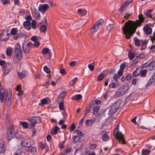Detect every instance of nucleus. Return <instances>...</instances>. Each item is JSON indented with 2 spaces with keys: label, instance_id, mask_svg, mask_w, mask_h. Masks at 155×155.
<instances>
[{
  "label": "nucleus",
  "instance_id": "1",
  "mask_svg": "<svg viewBox=\"0 0 155 155\" xmlns=\"http://www.w3.org/2000/svg\"><path fill=\"white\" fill-rule=\"evenodd\" d=\"M138 18V19L135 21L129 20L125 23L123 30L126 39H129L135 32L137 28L141 26L144 22L145 18L142 14H139Z\"/></svg>",
  "mask_w": 155,
  "mask_h": 155
},
{
  "label": "nucleus",
  "instance_id": "2",
  "mask_svg": "<svg viewBox=\"0 0 155 155\" xmlns=\"http://www.w3.org/2000/svg\"><path fill=\"white\" fill-rule=\"evenodd\" d=\"M5 122L8 127L7 131L6 137L8 141H10L14 138L15 131L14 129L12 123L9 119H7Z\"/></svg>",
  "mask_w": 155,
  "mask_h": 155
},
{
  "label": "nucleus",
  "instance_id": "3",
  "mask_svg": "<svg viewBox=\"0 0 155 155\" xmlns=\"http://www.w3.org/2000/svg\"><path fill=\"white\" fill-rule=\"evenodd\" d=\"M113 134L114 137L118 140L119 143L123 144L126 143L124 138V135L119 131V128L116 127L113 131Z\"/></svg>",
  "mask_w": 155,
  "mask_h": 155
},
{
  "label": "nucleus",
  "instance_id": "4",
  "mask_svg": "<svg viewBox=\"0 0 155 155\" xmlns=\"http://www.w3.org/2000/svg\"><path fill=\"white\" fill-rule=\"evenodd\" d=\"M128 89V86L124 85L121 86L116 92L114 96V97L116 98L124 95L127 92Z\"/></svg>",
  "mask_w": 155,
  "mask_h": 155
},
{
  "label": "nucleus",
  "instance_id": "5",
  "mask_svg": "<svg viewBox=\"0 0 155 155\" xmlns=\"http://www.w3.org/2000/svg\"><path fill=\"white\" fill-rule=\"evenodd\" d=\"M121 103V100H118L112 105L109 111V114L112 115L115 113L120 105Z\"/></svg>",
  "mask_w": 155,
  "mask_h": 155
},
{
  "label": "nucleus",
  "instance_id": "6",
  "mask_svg": "<svg viewBox=\"0 0 155 155\" xmlns=\"http://www.w3.org/2000/svg\"><path fill=\"white\" fill-rule=\"evenodd\" d=\"M27 120L30 123L29 124L30 128L35 127L36 124L41 122V118L39 117H29L28 118Z\"/></svg>",
  "mask_w": 155,
  "mask_h": 155
},
{
  "label": "nucleus",
  "instance_id": "7",
  "mask_svg": "<svg viewBox=\"0 0 155 155\" xmlns=\"http://www.w3.org/2000/svg\"><path fill=\"white\" fill-rule=\"evenodd\" d=\"M104 21L103 19H100L96 23L94 24L91 28V32L94 33L96 32L97 30L99 29L100 27L101 26Z\"/></svg>",
  "mask_w": 155,
  "mask_h": 155
},
{
  "label": "nucleus",
  "instance_id": "8",
  "mask_svg": "<svg viewBox=\"0 0 155 155\" xmlns=\"http://www.w3.org/2000/svg\"><path fill=\"white\" fill-rule=\"evenodd\" d=\"M34 143V141L31 139H25L21 142V145L23 147H30Z\"/></svg>",
  "mask_w": 155,
  "mask_h": 155
},
{
  "label": "nucleus",
  "instance_id": "9",
  "mask_svg": "<svg viewBox=\"0 0 155 155\" xmlns=\"http://www.w3.org/2000/svg\"><path fill=\"white\" fill-rule=\"evenodd\" d=\"M151 26H153V25L149 23L146 24L144 27L143 29L146 35H150L151 33L152 29L151 28Z\"/></svg>",
  "mask_w": 155,
  "mask_h": 155
},
{
  "label": "nucleus",
  "instance_id": "10",
  "mask_svg": "<svg viewBox=\"0 0 155 155\" xmlns=\"http://www.w3.org/2000/svg\"><path fill=\"white\" fill-rule=\"evenodd\" d=\"M15 55L13 58V62L15 63H18L21 60L22 56V52H15Z\"/></svg>",
  "mask_w": 155,
  "mask_h": 155
},
{
  "label": "nucleus",
  "instance_id": "11",
  "mask_svg": "<svg viewBox=\"0 0 155 155\" xmlns=\"http://www.w3.org/2000/svg\"><path fill=\"white\" fill-rule=\"evenodd\" d=\"M17 74L20 79H22L26 77L28 74V72L25 70H23L21 72H18Z\"/></svg>",
  "mask_w": 155,
  "mask_h": 155
},
{
  "label": "nucleus",
  "instance_id": "12",
  "mask_svg": "<svg viewBox=\"0 0 155 155\" xmlns=\"http://www.w3.org/2000/svg\"><path fill=\"white\" fill-rule=\"evenodd\" d=\"M133 2L132 0L130 1L127 0L124 3L123 5L121 6L119 8V11L120 12H122L126 8L129 6V4Z\"/></svg>",
  "mask_w": 155,
  "mask_h": 155
},
{
  "label": "nucleus",
  "instance_id": "13",
  "mask_svg": "<svg viewBox=\"0 0 155 155\" xmlns=\"http://www.w3.org/2000/svg\"><path fill=\"white\" fill-rule=\"evenodd\" d=\"M31 44V42L28 43L26 45H24L22 46V48L24 52L27 54L28 53L30 49V45Z\"/></svg>",
  "mask_w": 155,
  "mask_h": 155
},
{
  "label": "nucleus",
  "instance_id": "14",
  "mask_svg": "<svg viewBox=\"0 0 155 155\" xmlns=\"http://www.w3.org/2000/svg\"><path fill=\"white\" fill-rule=\"evenodd\" d=\"M49 5L47 4L40 5L38 7V10L40 12H46L49 7Z\"/></svg>",
  "mask_w": 155,
  "mask_h": 155
},
{
  "label": "nucleus",
  "instance_id": "15",
  "mask_svg": "<svg viewBox=\"0 0 155 155\" xmlns=\"http://www.w3.org/2000/svg\"><path fill=\"white\" fill-rule=\"evenodd\" d=\"M5 90L2 88L0 89V100L2 103L3 102L5 98Z\"/></svg>",
  "mask_w": 155,
  "mask_h": 155
},
{
  "label": "nucleus",
  "instance_id": "16",
  "mask_svg": "<svg viewBox=\"0 0 155 155\" xmlns=\"http://www.w3.org/2000/svg\"><path fill=\"white\" fill-rule=\"evenodd\" d=\"M31 23L28 21H26L23 22V25L25 28L28 30H30L31 28Z\"/></svg>",
  "mask_w": 155,
  "mask_h": 155
},
{
  "label": "nucleus",
  "instance_id": "17",
  "mask_svg": "<svg viewBox=\"0 0 155 155\" xmlns=\"http://www.w3.org/2000/svg\"><path fill=\"white\" fill-rule=\"evenodd\" d=\"M22 52L21 46L19 43H17L15 45V52Z\"/></svg>",
  "mask_w": 155,
  "mask_h": 155
},
{
  "label": "nucleus",
  "instance_id": "18",
  "mask_svg": "<svg viewBox=\"0 0 155 155\" xmlns=\"http://www.w3.org/2000/svg\"><path fill=\"white\" fill-rule=\"evenodd\" d=\"M134 41L135 42V44L136 46L139 47L140 45V44L142 43V40H139L137 37H135L134 38Z\"/></svg>",
  "mask_w": 155,
  "mask_h": 155
},
{
  "label": "nucleus",
  "instance_id": "19",
  "mask_svg": "<svg viewBox=\"0 0 155 155\" xmlns=\"http://www.w3.org/2000/svg\"><path fill=\"white\" fill-rule=\"evenodd\" d=\"M155 80V76L153 75L150 78L147 83L146 85V87H148Z\"/></svg>",
  "mask_w": 155,
  "mask_h": 155
},
{
  "label": "nucleus",
  "instance_id": "20",
  "mask_svg": "<svg viewBox=\"0 0 155 155\" xmlns=\"http://www.w3.org/2000/svg\"><path fill=\"white\" fill-rule=\"evenodd\" d=\"M12 96V90L10 89L7 90L6 93L5 98L11 99Z\"/></svg>",
  "mask_w": 155,
  "mask_h": 155
},
{
  "label": "nucleus",
  "instance_id": "21",
  "mask_svg": "<svg viewBox=\"0 0 155 155\" xmlns=\"http://www.w3.org/2000/svg\"><path fill=\"white\" fill-rule=\"evenodd\" d=\"M95 120L94 119L93 120L87 119L85 121L86 124L88 126H91L94 123Z\"/></svg>",
  "mask_w": 155,
  "mask_h": 155
},
{
  "label": "nucleus",
  "instance_id": "22",
  "mask_svg": "<svg viewBox=\"0 0 155 155\" xmlns=\"http://www.w3.org/2000/svg\"><path fill=\"white\" fill-rule=\"evenodd\" d=\"M14 136L15 138L18 139H22L23 137L22 133L20 132H18L16 133L15 132Z\"/></svg>",
  "mask_w": 155,
  "mask_h": 155
},
{
  "label": "nucleus",
  "instance_id": "23",
  "mask_svg": "<svg viewBox=\"0 0 155 155\" xmlns=\"http://www.w3.org/2000/svg\"><path fill=\"white\" fill-rule=\"evenodd\" d=\"M5 33H2V34L1 35V40L2 41H6L9 38V33H7L6 35L7 36V37H6L4 38H3V36H5Z\"/></svg>",
  "mask_w": 155,
  "mask_h": 155
},
{
  "label": "nucleus",
  "instance_id": "24",
  "mask_svg": "<svg viewBox=\"0 0 155 155\" xmlns=\"http://www.w3.org/2000/svg\"><path fill=\"white\" fill-rule=\"evenodd\" d=\"M91 104H90L86 108L84 111V116H86L89 113V112L91 110Z\"/></svg>",
  "mask_w": 155,
  "mask_h": 155
},
{
  "label": "nucleus",
  "instance_id": "25",
  "mask_svg": "<svg viewBox=\"0 0 155 155\" xmlns=\"http://www.w3.org/2000/svg\"><path fill=\"white\" fill-rule=\"evenodd\" d=\"M87 12V11L85 9H82L80 8L78 10V13H79L80 15H85Z\"/></svg>",
  "mask_w": 155,
  "mask_h": 155
},
{
  "label": "nucleus",
  "instance_id": "26",
  "mask_svg": "<svg viewBox=\"0 0 155 155\" xmlns=\"http://www.w3.org/2000/svg\"><path fill=\"white\" fill-rule=\"evenodd\" d=\"M82 98V96L81 94H78L73 96L71 99L72 100L78 101L81 100Z\"/></svg>",
  "mask_w": 155,
  "mask_h": 155
},
{
  "label": "nucleus",
  "instance_id": "27",
  "mask_svg": "<svg viewBox=\"0 0 155 155\" xmlns=\"http://www.w3.org/2000/svg\"><path fill=\"white\" fill-rule=\"evenodd\" d=\"M12 48L10 47H8L6 48V53L8 57L10 56L12 54Z\"/></svg>",
  "mask_w": 155,
  "mask_h": 155
},
{
  "label": "nucleus",
  "instance_id": "28",
  "mask_svg": "<svg viewBox=\"0 0 155 155\" xmlns=\"http://www.w3.org/2000/svg\"><path fill=\"white\" fill-rule=\"evenodd\" d=\"M102 138V140L104 141H106L109 140V137L108 135L106 132L103 134Z\"/></svg>",
  "mask_w": 155,
  "mask_h": 155
},
{
  "label": "nucleus",
  "instance_id": "29",
  "mask_svg": "<svg viewBox=\"0 0 155 155\" xmlns=\"http://www.w3.org/2000/svg\"><path fill=\"white\" fill-rule=\"evenodd\" d=\"M148 70L146 69L142 70L141 69L140 71V76L142 77H145L147 73Z\"/></svg>",
  "mask_w": 155,
  "mask_h": 155
},
{
  "label": "nucleus",
  "instance_id": "30",
  "mask_svg": "<svg viewBox=\"0 0 155 155\" xmlns=\"http://www.w3.org/2000/svg\"><path fill=\"white\" fill-rule=\"evenodd\" d=\"M45 25H42L40 27V31L42 32H45L46 31L47 29L46 25H47V20L45 21Z\"/></svg>",
  "mask_w": 155,
  "mask_h": 155
},
{
  "label": "nucleus",
  "instance_id": "31",
  "mask_svg": "<svg viewBox=\"0 0 155 155\" xmlns=\"http://www.w3.org/2000/svg\"><path fill=\"white\" fill-rule=\"evenodd\" d=\"M100 107L99 105H97L95 106L93 109V114H97L98 113V111L100 109Z\"/></svg>",
  "mask_w": 155,
  "mask_h": 155
},
{
  "label": "nucleus",
  "instance_id": "32",
  "mask_svg": "<svg viewBox=\"0 0 155 155\" xmlns=\"http://www.w3.org/2000/svg\"><path fill=\"white\" fill-rule=\"evenodd\" d=\"M147 42L146 40H145L144 41H142V43H141L142 45L141 48V50L142 51L144 50L147 47Z\"/></svg>",
  "mask_w": 155,
  "mask_h": 155
},
{
  "label": "nucleus",
  "instance_id": "33",
  "mask_svg": "<svg viewBox=\"0 0 155 155\" xmlns=\"http://www.w3.org/2000/svg\"><path fill=\"white\" fill-rule=\"evenodd\" d=\"M41 53L43 54H47L48 53L50 54L51 52L50 51V50L48 48H43L41 51Z\"/></svg>",
  "mask_w": 155,
  "mask_h": 155
},
{
  "label": "nucleus",
  "instance_id": "34",
  "mask_svg": "<svg viewBox=\"0 0 155 155\" xmlns=\"http://www.w3.org/2000/svg\"><path fill=\"white\" fill-rule=\"evenodd\" d=\"M5 151V146L4 143H3L2 146L0 147V153H3Z\"/></svg>",
  "mask_w": 155,
  "mask_h": 155
},
{
  "label": "nucleus",
  "instance_id": "35",
  "mask_svg": "<svg viewBox=\"0 0 155 155\" xmlns=\"http://www.w3.org/2000/svg\"><path fill=\"white\" fill-rule=\"evenodd\" d=\"M73 140L74 142L77 143L80 140V138L79 136L76 135L73 137Z\"/></svg>",
  "mask_w": 155,
  "mask_h": 155
},
{
  "label": "nucleus",
  "instance_id": "36",
  "mask_svg": "<svg viewBox=\"0 0 155 155\" xmlns=\"http://www.w3.org/2000/svg\"><path fill=\"white\" fill-rule=\"evenodd\" d=\"M128 57L130 60L133 59L135 57L134 53L132 52L129 51L128 54Z\"/></svg>",
  "mask_w": 155,
  "mask_h": 155
},
{
  "label": "nucleus",
  "instance_id": "37",
  "mask_svg": "<svg viewBox=\"0 0 155 155\" xmlns=\"http://www.w3.org/2000/svg\"><path fill=\"white\" fill-rule=\"evenodd\" d=\"M139 68H137L136 70L133 72V76L134 77H136L138 76L140 73V71L138 72Z\"/></svg>",
  "mask_w": 155,
  "mask_h": 155
},
{
  "label": "nucleus",
  "instance_id": "38",
  "mask_svg": "<svg viewBox=\"0 0 155 155\" xmlns=\"http://www.w3.org/2000/svg\"><path fill=\"white\" fill-rule=\"evenodd\" d=\"M150 152V151L149 150H143L142 152V153L143 155H149V154Z\"/></svg>",
  "mask_w": 155,
  "mask_h": 155
},
{
  "label": "nucleus",
  "instance_id": "39",
  "mask_svg": "<svg viewBox=\"0 0 155 155\" xmlns=\"http://www.w3.org/2000/svg\"><path fill=\"white\" fill-rule=\"evenodd\" d=\"M67 92L66 91L62 92L58 96V98L59 99L64 98Z\"/></svg>",
  "mask_w": 155,
  "mask_h": 155
},
{
  "label": "nucleus",
  "instance_id": "40",
  "mask_svg": "<svg viewBox=\"0 0 155 155\" xmlns=\"http://www.w3.org/2000/svg\"><path fill=\"white\" fill-rule=\"evenodd\" d=\"M21 124L22 127L25 129L28 128V123L25 122H21Z\"/></svg>",
  "mask_w": 155,
  "mask_h": 155
},
{
  "label": "nucleus",
  "instance_id": "41",
  "mask_svg": "<svg viewBox=\"0 0 155 155\" xmlns=\"http://www.w3.org/2000/svg\"><path fill=\"white\" fill-rule=\"evenodd\" d=\"M64 103L62 101L59 103V108L60 110H62L64 109Z\"/></svg>",
  "mask_w": 155,
  "mask_h": 155
},
{
  "label": "nucleus",
  "instance_id": "42",
  "mask_svg": "<svg viewBox=\"0 0 155 155\" xmlns=\"http://www.w3.org/2000/svg\"><path fill=\"white\" fill-rule=\"evenodd\" d=\"M11 99H8V98H5V104L7 106H9L11 104Z\"/></svg>",
  "mask_w": 155,
  "mask_h": 155
},
{
  "label": "nucleus",
  "instance_id": "43",
  "mask_svg": "<svg viewBox=\"0 0 155 155\" xmlns=\"http://www.w3.org/2000/svg\"><path fill=\"white\" fill-rule=\"evenodd\" d=\"M58 127L57 126H56L54 128V133L52 131V130L51 131V133L52 134L54 135L56 134H57L58 131Z\"/></svg>",
  "mask_w": 155,
  "mask_h": 155
},
{
  "label": "nucleus",
  "instance_id": "44",
  "mask_svg": "<svg viewBox=\"0 0 155 155\" xmlns=\"http://www.w3.org/2000/svg\"><path fill=\"white\" fill-rule=\"evenodd\" d=\"M92 64H93V65H92V64H89L88 65V68H89L90 70L91 71H93L94 69V66L95 65L94 62H93L92 63Z\"/></svg>",
  "mask_w": 155,
  "mask_h": 155
},
{
  "label": "nucleus",
  "instance_id": "45",
  "mask_svg": "<svg viewBox=\"0 0 155 155\" xmlns=\"http://www.w3.org/2000/svg\"><path fill=\"white\" fill-rule=\"evenodd\" d=\"M150 65L151 67V68H149V71H150L153 70L155 67V61H153L150 63Z\"/></svg>",
  "mask_w": 155,
  "mask_h": 155
},
{
  "label": "nucleus",
  "instance_id": "46",
  "mask_svg": "<svg viewBox=\"0 0 155 155\" xmlns=\"http://www.w3.org/2000/svg\"><path fill=\"white\" fill-rule=\"evenodd\" d=\"M44 71L48 74L51 73V71L50 69L48 68L46 66H45L43 68Z\"/></svg>",
  "mask_w": 155,
  "mask_h": 155
},
{
  "label": "nucleus",
  "instance_id": "47",
  "mask_svg": "<svg viewBox=\"0 0 155 155\" xmlns=\"http://www.w3.org/2000/svg\"><path fill=\"white\" fill-rule=\"evenodd\" d=\"M21 34L16 33L14 35L13 38L15 40H17L18 38L21 37Z\"/></svg>",
  "mask_w": 155,
  "mask_h": 155
},
{
  "label": "nucleus",
  "instance_id": "48",
  "mask_svg": "<svg viewBox=\"0 0 155 155\" xmlns=\"http://www.w3.org/2000/svg\"><path fill=\"white\" fill-rule=\"evenodd\" d=\"M105 74H104L101 73L97 77V80L99 81H101L104 78Z\"/></svg>",
  "mask_w": 155,
  "mask_h": 155
},
{
  "label": "nucleus",
  "instance_id": "49",
  "mask_svg": "<svg viewBox=\"0 0 155 155\" xmlns=\"http://www.w3.org/2000/svg\"><path fill=\"white\" fill-rule=\"evenodd\" d=\"M28 150L31 153H34L36 151L37 149L35 147H32L28 148Z\"/></svg>",
  "mask_w": 155,
  "mask_h": 155
},
{
  "label": "nucleus",
  "instance_id": "50",
  "mask_svg": "<svg viewBox=\"0 0 155 155\" xmlns=\"http://www.w3.org/2000/svg\"><path fill=\"white\" fill-rule=\"evenodd\" d=\"M126 66V63L125 62L123 63L120 65V70L124 71Z\"/></svg>",
  "mask_w": 155,
  "mask_h": 155
},
{
  "label": "nucleus",
  "instance_id": "51",
  "mask_svg": "<svg viewBox=\"0 0 155 155\" xmlns=\"http://www.w3.org/2000/svg\"><path fill=\"white\" fill-rule=\"evenodd\" d=\"M109 87L110 88H116L117 87V83H111L110 85H109Z\"/></svg>",
  "mask_w": 155,
  "mask_h": 155
},
{
  "label": "nucleus",
  "instance_id": "52",
  "mask_svg": "<svg viewBox=\"0 0 155 155\" xmlns=\"http://www.w3.org/2000/svg\"><path fill=\"white\" fill-rule=\"evenodd\" d=\"M75 132H77L78 134L79 135L81 136H84V134H83L82 132L79 130H75Z\"/></svg>",
  "mask_w": 155,
  "mask_h": 155
},
{
  "label": "nucleus",
  "instance_id": "53",
  "mask_svg": "<svg viewBox=\"0 0 155 155\" xmlns=\"http://www.w3.org/2000/svg\"><path fill=\"white\" fill-rule=\"evenodd\" d=\"M60 73L63 75H64L67 74V72L64 68H62L60 69Z\"/></svg>",
  "mask_w": 155,
  "mask_h": 155
},
{
  "label": "nucleus",
  "instance_id": "54",
  "mask_svg": "<svg viewBox=\"0 0 155 155\" xmlns=\"http://www.w3.org/2000/svg\"><path fill=\"white\" fill-rule=\"evenodd\" d=\"M126 15L124 16V18L126 19H128L129 17L131 16L132 15V13H129L128 12L126 14Z\"/></svg>",
  "mask_w": 155,
  "mask_h": 155
},
{
  "label": "nucleus",
  "instance_id": "55",
  "mask_svg": "<svg viewBox=\"0 0 155 155\" xmlns=\"http://www.w3.org/2000/svg\"><path fill=\"white\" fill-rule=\"evenodd\" d=\"M123 71L120 69L117 72V76L118 78H119L123 74Z\"/></svg>",
  "mask_w": 155,
  "mask_h": 155
},
{
  "label": "nucleus",
  "instance_id": "56",
  "mask_svg": "<svg viewBox=\"0 0 155 155\" xmlns=\"http://www.w3.org/2000/svg\"><path fill=\"white\" fill-rule=\"evenodd\" d=\"M32 26V28L34 29H35L36 28V23L35 20H33L31 22V23Z\"/></svg>",
  "mask_w": 155,
  "mask_h": 155
},
{
  "label": "nucleus",
  "instance_id": "57",
  "mask_svg": "<svg viewBox=\"0 0 155 155\" xmlns=\"http://www.w3.org/2000/svg\"><path fill=\"white\" fill-rule=\"evenodd\" d=\"M21 150L20 149H18L15 153L14 155H21Z\"/></svg>",
  "mask_w": 155,
  "mask_h": 155
},
{
  "label": "nucleus",
  "instance_id": "58",
  "mask_svg": "<svg viewBox=\"0 0 155 155\" xmlns=\"http://www.w3.org/2000/svg\"><path fill=\"white\" fill-rule=\"evenodd\" d=\"M17 31L16 29L15 28H12V30L11 31L10 33L12 35H14L15 34H16Z\"/></svg>",
  "mask_w": 155,
  "mask_h": 155
},
{
  "label": "nucleus",
  "instance_id": "59",
  "mask_svg": "<svg viewBox=\"0 0 155 155\" xmlns=\"http://www.w3.org/2000/svg\"><path fill=\"white\" fill-rule=\"evenodd\" d=\"M75 128V124L74 123H73L71 126L70 129L71 131L73 130Z\"/></svg>",
  "mask_w": 155,
  "mask_h": 155
},
{
  "label": "nucleus",
  "instance_id": "60",
  "mask_svg": "<svg viewBox=\"0 0 155 155\" xmlns=\"http://www.w3.org/2000/svg\"><path fill=\"white\" fill-rule=\"evenodd\" d=\"M113 26L114 25L113 24H111L107 26V29L108 31H110L111 30Z\"/></svg>",
  "mask_w": 155,
  "mask_h": 155
},
{
  "label": "nucleus",
  "instance_id": "61",
  "mask_svg": "<svg viewBox=\"0 0 155 155\" xmlns=\"http://www.w3.org/2000/svg\"><path fill=\"white\" fill-rule=\"evenodd\" d=\"M78 78L77 77L74 78V79H73L72 80V84L71 85L73 86H74L76 83V82L77 81Z\"/></svg>",
  "mask_w": 155,
  "mask_h": 155
},
{
  "label": "nucleus",
  "instance_id": "62",
  "mask_svg": "<svg viewBox=\"0 0 155 155\" xmlns=\"http://www.w3.org/2000/svg\"><path fill=\"white\" fill-rule=\"evenodd\" d=\"M42 104L43 105L45 104H47L48 103L47 101L45 99H43L41 101Z\"/></svg>",
  "mask_w": 155,
  "mask_h": 155
},
{
  "label": "nucleus",
  "instance_id": "63",
  "mask_svg": "<svg viewBox=\"0 0 155 155\" xmlns=\"http://www.w3.org/2000/svg\"><path fill=\"white\" fill-rule=\"evenodd\" d=\"M10 71V69L9 68L5 69L4 72V74L5 75H6Z\"/></svg>",
  "mask_w": 155,
  "mask_h": 155
},
{
  "label": "nucleus",
  "instance_id": "64",
  "mask_svg": "<svg viewBox=\"0 0 155 155\" xmlns=\"http://www.w3.org/2000/svg\"><path fill=\"white\" fill-rule=\"evenodd\" d=\"M76 62L75 61L71 62L69 64V65L71 67H74L76 64Z\"/></svg>",
  "mask_w": 155,
  "mask_h": 155
}]
</instances>
